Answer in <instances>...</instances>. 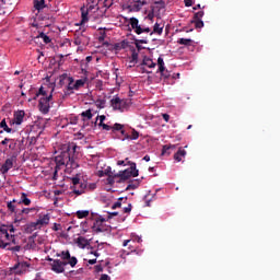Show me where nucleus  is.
<instances>
[{"mask_svg":"<svg viewBox=\"0 0 280 280\" xmlns=\"http://www.w3.org/2000/svg\"><path fill=\"white\" fill-rule=\"evenodd\" d=\"M84 84H86V79L77 80L73 84L74 91H80V89H82V86H84Z\"/></svg>","mask_w":280,"mask_h":280,"instance_id":"obj_26","label":"nucleus"},{"mask_svg":"<svg viewBox=\"0 0 280 280\" xmlns=\"http://www.w3.org/2000/svg\"><path fill=\"white\" fill-rule=\"evenodd\" d=\"M191 23L195 24L196 30H202V27H205V22H202V20H194Z\"/></svg>","mask_w":280,"mask_h":280,"instance_id":"obj_38","label":"nucleus"},{"mask_svg":"<svg viewBox=\"0 0 280 280\" xmlns=\"http://www.w3.org/2000/svg\"><path fill=\"white\" fill-rule=\"evenodd\" d=\"M158 67H159V72L163 73L165 71V61L163 60V57L158 58Z\"/></svg>","mask_w":280,"mask_h":280,"instance_id":"obj_30","label":"nucleus"},{"mask_svg":"<svg viewBox=\"0 0 280 280\" xmlns=\"http://www.w3.org/2000/svg\"><path fill=\"white\" fill-rule=\"evenodd\" d=\"M105 176H113L115 173H112L110 166H108L105 171Z\"/></svg>","mask_w":280,"mask_h":280,"instance_id":"obj_56","label":"nucleus"},{"mask_svg":"<svg viewBox=\"0 0 280 280\" xmlns=\"http://www.w3.org/2000/svg\"><path fill=\"white\" fill-rule=\"evenodd\" d=\"M81 23H88L89 21V10L81 8Z\"/></svg>","mask_w":280,"mask_h":280,"instance_id":"obj_28","label":"nucleus"},{"mask_svg":"<svg viewBox=\"0 0 280 280\" xmlns=\"http://www.w3.org/2000/svg\"><path fill=\"white\" fill-rule=\"evenodd\" d=\"M163 25L161 26V24L156 22L153 26V32L150 33V36H152V34H158L159 36H161V34H163Z\"/></svg>","mask_w":280,"mask_h":280,"instance_id":"obj_25","label":"nucleus"},{"mask_svg":"<svg viewBox=\"0 0 280 280\" xmlns=\"http://www.w3.org/2000/svg\"><path fill=\"white\" fill-rule=\"evenodd\" d=\"M38 95H43L42 97H47V92L45 91V89L42 86L38 91V93H36V95L34 96V100H36V97H38Z\"/></svg>","mask_w":280,"mask_h":280,"instance_id":"obj_45","label":"nucleus"},{"mask_svg":"<svg viewBox=\"0 0 280 280\" xmlns=\"http://www.w3.org/2000/svg\"><path fill=\"white\" fill-rule=\"evenodd\" d=\"M110 106L114 110L126 113V110L132 106V101L130 98H120L119 96H114L110 100Z\"/></svg>","mask_w":280,"mask_h":280,"instance_id":"obj_2","label":"nucleus"},{"mask_svg":"<svg viewBox=\"0 0 280 280\" xmlns=\"http://www.w3.org/2000/svg\"><path fill=\"white\" fill-rule=\"evenodd\" d=\"M143 67H148L149 69H154V67H156V63L151 58L144 57L140 69L142 70V73H152L151 71H145V68Z\"/></svg>","mask_w":280,"mask_h":280,"instance_id":"obj_12","label":"nucleus"},{"mask_svg":"<svg viewBox=\"0 0 280 280\" xmlns=\"http://www.w3.org/2000/svg\"><path fill=\"white\" fill-rule=\"evenodd\" d=\"M162 117L164 119V121H170V115L168 114H162Z\"/></svg>","mask_w":280,"mask_h":280,"instance_id":"obj_62","label":"nucleus"},{"mask_svg":"<svg viewBox=\"0 0 280 280\" xmlns=\"http://www.w3.org/2000/svg\"><path fill=\"white\" fill-rule=\"evenodd\" d=\"M202 16H205V11L196 12L194 15L195 21H202Z\"/></svg>","mask_w":280,"mask_h":280,"instance_id":"obj_42","label":"nucleus"},{"mask_svg":"<svg viewBox=\"0 0 280 280\" xmlns=\"http://www.w3.org/2000/svg\"><path fill=\"white\" fill-rule=\"evenodd\" d=\"M129 137L131 138V141H137V139H139V131H137L136 129H131V133L129 135Z\"/></svg>","mask_w":280,"mask_h":280,"instance_id":"obj_40","label":"nucleus"},{"mask_svg":"<svg viewBox=\"0 0 280 280\" xmlns=\"http://www.w3.org/2000/svg\"><path fill=\"white\" fill-rule=\"evenodd\" d=\"M184 3L186 8H191V5H194V0H184Z\"/></svg>","mask_w":280,"mask_h":280,"instance_id":"obj_53","label":"nucleus"},{"mask_svg":"<svg viewBox=\"0 0 280 280\" xmlns=\"http://www.w3.org/2000/svg\"><path fill=\"white\" fill-rule=\"evenodd\" d=\"M168 150H176V144L164 145L162 149V154H167Z\"/></svg>","mask_w":280,"mask_h":280,"instance_id":"obj_41","label":"nucleus"},{"mask_svg":"<svg viewBox=\"0 0 280 280\" xmlns=\"http://www.w3.org/2000/svg\"><path fill=\"white\" fill-rule=\"evenodd\" d=\"M131 58H132V61L135 62V60L139 58V54L132 52Z\"/></svg>","mask_w":280,"mask_h":280,"instance_id":"obj_63","label":"nucleus"},{"mask_svg":"<svg viewBox=\"0 0 280 280\" xmlns=\"http://www.w3.org/2000/svg\"><path fill=\"white\" fill-rule=\"evenodd\" d=\"M18 202H20V205H25V207H30L32 205V200L27 198V194L25 192H21V197Z\"/></svg>","mask_w":280,"mask_h":280,"instance_id":"obj_21","label":"nucleus"},{"mask_svg":"<svg viewBox=\"0 0 280 280\" xmlns=\"http://www.w3.org/2000/svg\"><path fill=\"white\" fill-rule=\"evenodd\" d=\"M32 211H36V208H24L16 212V217L14 218V224H19V222H23L25 218L23 215H30Z\"/></svg>","mask_w":280,"mask_h":280,"instance_id":"obj_9","label":"nucleus"},{"mask_svg":"<svg viewBox=\"0 0 280 280\" xmlns=\"http://www.w3.org/2000/svg\"><path fill=\"white\" fill-rule=\"evenodd\" d=\"M52 97L54 96L50 94L48 96H42L39 98L38 108L40 113H43V115H47V113H49V108H50L49 102H51Z\"/></svg>","mask_w":280,"mask_h":280,"instance_id":"obj_7","label":"nucleus"},{"mask_svg":"<svg viewBox=\"0 0 280 280\" xmlns=\"http://www.w3.org/2000/svg\"><path fill=\"white\" fill-rule=\"evenodd\" d=\"M78 148L75 143L71 142L63 147L59 155L55 158L56 170L66 166L70 170H78L80 164L78 163Z\"/></svg>","mask_w":280,"mask_h":280,"instance_id":"obj_1","label":"nucleus"},{"mask_svg":"<svg viewBox=\"0 0 280 280\" xmlns=\"http://www.w3.org/2000/svg\"><path fill=\"white\" fill-rule=\"evenodd\" d=\"M100 280H110V276L103 273L100 278Z\"/></svg>","mask_w":280,"mask_h":280,"instance_id":"obj_58","label":"nucleus"},{"mask_svg":"<svg viewBox=\"0 0 280 280\" xmlns=\"http://www.w3.org/2000/svg\"><path fill=\"white\" fill-rule=\"evenodd\" d=\"M25 119V110H18L13 114V119L10 120V126H21Z\"/></svg>","mask_w":280,"mask_h":280,"instance_id":"obj_8","label":"nucleus"},{"mask_svg":"<svg viewBox=\"0 0 280 280\" xmlns=\"http://www.w3.org/2000/svg\"><path fill=\"white\" fill-rule=\"evenodd\" d=\"M37 38H42L46 45H49V43H51V38L47 36L45 33H39Z\"/></svg>","mask_w":280,"mask_h":280,"instance_id":"obj_34","label":"nucleus"},{"mask_svg":"<svg viewBox=\"0 0 280 280\" xmlns=\"http://www.w3.org/2000/svg\"><path fill=\"white\" fill-rule=\"evenodd\" d=\"M5 229L8 230L9 235H12V233L16 231V229H14V225H5Z\"/></svg>","mask_w":280,"mask_h":280,"instance_id":"obj_49","label":"nucleus"},{"mask_svg":"<svg viewBox=\"0 0 280 280\" xmlns=\"http://www.w3.org/2000/svg\"><path fill=\"white\" fill-rule=\"evenodd\" d=\"M115 176H117L121 180H128V178H130L131 176L136 178V176H139V170H137V163H131L129 168L125 171H120Z\"/></svg>","mask_w":280,"mask_h":280,"instance_id":"obj_5","label":"nucleus"},{"mask_svg":"<svg viewBox=\"0 0 280 280\" xmlns=\"http://www.w3.org/2000/svg\"><path fill=\"white\" fill-rule=\"evenodd\" d=\"M57 257H61L63 260L71 259V253H69V250H63L60 254H57Z\"/></svg>","mask_w":280,"mask_h":280,"instance_id":"obj_33","label":"nucleus"},{"mask_svg":"<svg viewBox=\"0 0 280 280\" xmlns=\"http://www.w3.org/2000/svg\"><path fill=\"white\" fill-rule=\"evenodd\" d=\"M135 45L138 50H141V49H143V47H141V45H148V39H136Z\"/></svg>","mask_w":280,"mask_h":280,"instance_id":"obj_31","label":"nucleus"},{"mask_svg":"<svg viewBox=\"0 0 280 280\" xmlns=\"http://www.w3.org/2000/svg\"><path fill=\"white\" fill-rule=\"evenodd\" d=\"M132 211V203H129L128 207L124 208V213H130Z\"/></svg>","mask_w":280,"mask_h":280,"instance_id":"obj_52","label":"nucleus"},{"mask_svg":"<svg viewBox=\"0 0 280 280\" xmlns=\"http://www.w3.org/2000/svg\"><path fill=\"white\" fill-rule=\"evenodd\" d=\"M129 43H128V40H126V39H124V40H121L120 43H116L115 45H114V49L116 50V51H121V49H127V47H129Z\"/></svg>","mask_w":280,"mask_h":280,"instance_id":"obj_20","label":"nucleus"},{"mask_svg":"<svg viewBox=\"0 0 280 280\" xmlns=\"http://www.w3.org/2000/svg\"><path fill=\"white\" fill-rule=\"evenodd\" d=\"M77 218H79V220H82L84 218H89V210H79V211H77Z\"/></svg>","mask_w":280,"mask_h":280,"instance_id":"obj_32","label":"nucleus"},{"mask_svg":"<svg viewBox=\"0 0 280 280\" xmlns=\"http://www.w3.org/2000/svg\"><path fill=\"white\" fill-rule=\"evenodd\" d=\"M9 150H16V140L11 139L9 141Z\"/></svg>","mask_w":280,"mask_h":280,"instance_id":"obj_48","label":"nucleus"},{"mask_svg":"<svg viewBox=\"0 0 280 280\" xmlns=\"http://www.w3.org/2000/svg\"><path fill=\"white\" fill-rule=\"evenodd\" d=\"M98 128H102L103 130H106L107 132H108L109 130H113V127H110V126L107 125V124H104V121H102V120H100V122H98Z\"/></svg>","mask_w":280,"mask_h":280,"instance_id":"obj_39","label":"nucleus"},{"mask_svg":"<svg viewBox=\"0 0 280 280\" xmlns=\"http://www.w3.org/2000/svg\"><path fill=\"white\" fill-rule=\"evenodd\" d=\"M117 174H114V175H108L107 177V183L108 185H115V179L116 178H119L118 176H116Z\"/></svg>","mask_w":280,"mask_h":280,"instance_id":"obj_44","label":"nucleus"},{"mask_svg":"<svg viewBox=\"0 0 280 280\" xmlns=\"http://www.w3.org/2000/svg\"><path fill=\"white\" fill-rule=\"evenodd\" d=\"M14 160L15 158H9L5 160V162L2 164L0 172L1 174H8L12 167H14Z\"/></svg>","mask_w":280,"mask_h":280,"instance_id":"obj_13","label":"nucleus"},{"mask_svg":"<svg viewBox=\"0 0 280 280\" xmlns=\"http://www.w3.org/2000/svg\"><path fill=\"white\" fill-rule=\"evenodd\" d=\"M10 246V243H4L3 240H0V248H8Z\"/></svg>","mask_w":280,"mask_h":280,"instance_id":"obj_55","label":"nucleus"},{"mask_svg":"<svg viewBox=\"0 0 280 280\" xmlns=\"http://www.w3.org/2000/svg\"><path fill=\"white\" fill-rule=\"evenodd\" d=\"M0 128H3L4 132H12V128L8 127L5 119H2L0 122Z\"/></svg>","mask_w":280,"mask_h":280,"instance_id":"obj_37","label":"nucleus"},{"mask_svg":"<svg viewBox=\"0 0 280 280\" xmlns=\"http://www.w3.org/2000/svg\"><path fill=\"white\" fill-rule=\"evenodd\" d=\"M178 45H184L185 47H191L194 45V39L191 38H179L177 40Z\"/></svg>","mask_w":280,"mask_h":280,"instance_id":"obj_24","label":"nucleus"},{"mask_svg":"<svg viewBox=\"0 0 280 280\" xmlns=\"http://www.w3.org/2000/svg\"><path fill=\"white\" fill-rule=\"evenodd\" d=\"M78 246H81V248H85L89 245V241L84 236H79L77 238Z\"/></svg>","mask_w":280,"mask_h":280,"instance_id":"obj_27","label":"nucleus"},{"mask_svg":"<svg viewBox=\"0 0 280 280\" xmlns=\"http://www.w3.org/2000/svg\"><path fill=\"white\" fill-rule=\"evenodd\" d=\"M104 222H106V219H97L92 226L93 231L95 233H104Z\"/></svg>","mask_w":280,"mask_h":280,"instance_id":"obj_16","label":"nucleus"},{"mask_svg":"<svg viewBox=\"0 0 280 280\" xmlns=\"http://www.w3.org/2000/svg\"><path fill=\"white\" fill-rule=\"evenodd\" d=\"M78 187L73 188V194H75L77 196H82V194H84V189H86V184L81 183L78 185Z\"/></svg>","mask_w":280,"mask_h":280,"instance_id":"obj_23","label":"nucleus"},{"mask_svg":"<svg viewBox=\"0 0 280 280\" xmlns=\"http://www.w3.org/2000/svg\"><path fill=\"white\" fill-rule=\"evenodd\" d=\"M113 3L114 0H104L103 5L108 10L109 8H113Z\"/></svg>","mask_w":280,"mask_h":280,"instance_id":"obj_47","label":"nucleus"},{"mask_svg":"<svg viewBox=\"0 0 280 280\" xmlns=\"http://www.w3.org/2000/svg\"><path fill=\"white\" fill-rule=\"evenodd\" d=\"M74 84H75V80L73 79V77H69L66 95H72L73 91H75V88H73Z\"/></svg>","mask_w":280,"mask_h":280,"instance_id":"obj_18","label":"nucleus"},{"mask_svg":"<svg viewBox=\"0 0 280 280\" xmlns=\"http://www.w3.org/2000/svg\"><path fill=\"white\" fill-rule=\"evenodd\" d=\"M11 139L10 138H4L0 143L1 145H8L10 143Z\"/></svg>","mask_w":280,"mask_h":280,"instance_id":"obj_57","label":"nucleus"},{"mask_svg":"<svg viewBox=\"0 0 280 280\" xmlns=\"http://www.w3.org/2000/svg\"><path fill=\"white\" fill-rule=\"evenodd\" d=\"M112 130L113 131H121V130H124V125H121V124H119V122H116V124H114V126L112 127Z\"/></svg>","mask_w":280,"mask_h":280,"instance_id":"obj_46","label":"nucleus"},{"mask_svg":"<svg viewBox=\"0 0 280 280\" xmlns=\"http://www.w3.org/2000/svg\"><path fill=\"white\" fill-rule=\"evenodd\" d=\"M65 266H67V261H62L60 259H55L51 262V270L54 272H57V275H60L65 272Z\"/></svg>","mask_w":280,"mask_h":280,"instance_id":"obj_10","label":"nucleus"},{"mask_svg":"<svg viewBox=\"0 0 280 280\" xmlns=\"http://www.w3.org/2000/svg\"><path fill=\"white\" fill-rule=\"evenodd\" d=\"M61 225L58 223H54L52 231H60Z\"/></svg>","mask_w":280,"mask_h":280,"instance_id":"obj_59","label":"nucleus"},{"mask_svg":"<svg viewBox=\"0 0 280 280\" xmlns=\"http://www.w3.org/2000/svg\"><path fill=\"white\" fill-rule=\"evenodd\" d=\"M73 189H78V185H80V179L78 177L72 178Z\"/></svg>","mask_w":280,"mask_h":280,"instance_id":"obj_50","label":"nucleus"},{"mask_svg":"<svg viewBox=\"0 0 280 280\" xmlns=\"http://www.w3.org/2000/svg\"><path fill=\"white\" fill-rule=\"evenodd\" d=\"M117 215H119V212H109L108 218H115Z\"/></svg>","mask_w":280,"mask_h":280,"instance_id":"obj_64","label":"nucleus"},{"mask_svg":"<svg viewBox=\"0 0 280 280\" xmlns=\"http://www.w3.org/2000/svg\"><path fill=\"white\" fill-rule=\"evenodd\" d=\"M16 4V0H0V8H8V5Z\"/></svg>","mask_w":280,"mask_h":280,"instance_id":"obj_29","label":"nucleus"},{"mask_svg":"<svg viewBox=\"0 0 280 280\" xmlns=\"http://www.w3.org/2000/svg\"><path fill=\"white\" fill-rule=\"evenodd\" d=\"M144 5H148V0H133V12H141Z\"/></svg>","mask_w":280,"mask_h":280,"instance_id":"obj_17","label":"nucleus"},{"mask_svg":"<svg viewBox=\"0 0 280 280\" xmlns=\"http://www.w3.org/2000/svg\"><path fill=\"white\" fill-rule=\"evenodd\" d=\"M125 200L124 197L118 198V200L113 203L112 209H119L121 208V201Z\"/></svg>","mask_w":280,"mask_h":280,"instance_id":"obj_43","label":"nucleus"},{"mask_svg":"<svg viewBox=\"0 0 280 280\" xmlns=\"http://www.w3.org/2000/svg\"><path fill=\"white\" fill-rule=\"evenodd\" d=\"M34 8L40 12V10H45V8H47V4H45V0H34Z\"/></svg>","mask_w":280,"mask_h":280,"instance_id":"obj_22","label":"nucleus"},{"mask_svg":"<svg viewBox=\"0 0 280 280\" xmlns=\"http://www.w3.org/2000/svg\"><path fill=\"white\" fill-rule=\"evenodd\" d=\"M81 117L85 119H93V112L91 109L84 110L81 113Z\"/></svg>","mask_w":280,"mask_h":280,"instance_id":"obj_36","label":"nucleus"},{"mask_svg":"<svg viewBox=\"0 0 280 280\" xmlns=\"http://www.w3.org/2000/svg\"><path fill=\"white\" fill-rule=\"evenodd\" d=\"M125 21H128L131 30H133L135 34H137L138 36H140V34H150V32H152L150 27L139 24V19L137 18H125Z\"/></svg>","mask_w":280,"mask_h":280,"instance_id":"obj_3","label":"nucleus"},{"mask_svg":"<svg viewBox=\"0 0 280 280\" xmlns=\"http://www.w3.org/2000/svg\"><path fill=\"white\" fill-rule=\"evenodd\" d=\"M97 119H100V121H106V116L105 115L97 116L94 122V126H97Z\"/></svg>","mask_w":280,"mask_h":280,"instance_id":"obj_51","label":"nucleus"},{"mask_svg":"<svg viewBox=\"0 0 280 280\" xmlns=\"http://www.w3.org/2000/svg\"><path fill=\"white\" fill-rule=\"evenodd\" d=\"M19 205H21V202H19V200L16 199H13L7 202V209L9 213H14L15 218H16V213H19V209H18Z\"/></svg>","mask_w":280,"mask_h":280,"instance_id":"obj_14","label":"nucleus"},{"mask_svg":"<svg viewBox=\"0 0 280 280\" xmlns=\"http://www.w3.org/2000/svg\"><path fill=\"white\" fill-rule=\"evenodd\" d=\"M160 73H161L162 78H165V79L170 78V71H167L165 69L163 72H160Z\"/></svg>","mask_w":280,"mask_h":280,"instance_id":"obj_54","label":"nucleus"},{"mask_svg":"<svg viewBox=\"0 0 280 280\" xmlns=\"http://www.w3.org/2000/svg\"><path fill=\"white\" fill-rule=\"evenodd\" d=\"M74 45L79 47L78 49H82V47L89 46V43H91V38L88 37L85 34V31H75L74 33Z\"/></svg>","mask_w":280,"mask_h":280,"instance_id":"obj_4","label":"nucleus"},{"mask_svg":"<svg viewBox=\"0 0 280 280\" xmlns=\"http://www.w3.org/2000/svg\"><path fill=\"white\" fill-rule=\"evenodd\" d=\"M95 270H96V272H103L104 268L102 267V265H96Z\"/></svg>","mask_w":280,"mask_h":280,"instance_id":"obj_60","label":"nucleus"},{"mask_svg":"<svg viewBox=\"0 0 280 280\" xmlns=\"http://www.w3.org/2000/svg\"><path fill=\"white\" fill-rule=\"evenodd\" d=\"M0 240H5L7 242H12V244H15L16 236H14V234H9L8 228H5V225H2L0 228Z\"/></svg>","mask_w":280,"mask_h":280,"instance_id":"obj_11","label":"nucleus"},{"mask_svg":"<svg viewBox=\"0 0 280 280\" xmlns=\"http://www.w3.org/2000/svg\"><path fill=\"white\" fill-rule=\"evenodd\" d=\"M67 265L71 266V268H75V266L78 265V258H75L74 256L70 258H68V261H66Z\"/></svg>","mask_w":280,"mask_h":280,"instance_id":"obj_35","label":"nucleus"},{"mask_svg":"<svg viewBox=\"0 0 280 280\" xmlns=\"http://www.w3.org/2000/svg\"><path fill=\"white\" fill-rule=\"evenodd\" d=\"M49 214H44L39 217V219L36 222H32L26 226V233H32V231H36L39 226H47L49 224Z\"/></svg>","mask_w":280,"mask_h":280,"instance_id":"obj_6","label":"nucleus"},{"mask_svg":"<svg viewBox=\"0 0 280 280\" xmlns=\"http://www.w3.org/2000/svg\"><path fill=\"white\" fill-rule=\"evenodd\" d=\"M30 268V264L23 261V262H18L13 266V270H15L16 275H23L25 270Z\"/></svg>","mask_w":280,"mask_h":280,"instance_id":"obj_15","label":"nucleus"},{"mask_svg":"<svg viewBox=\"0 0 280 280\" xmlns=\"http://www.w3.org/2000/svg\"><path fill=\"white\" fill-rule=\"evenodd\" d=\"M185 156H187V151H185L183 148H179L178 151L174 154V160L177 161V163H180Z\"/></svg>","mask_w":280,"mask_h":280,"instance_id":"obj_19","label":"nucleus"},{"mask_svg":"<svg viewBox=\"0 0 280 280\" xmlns=\"http://www.w3.org/2000/svg\"><path fill=\"white\" fill-rule=\"evenodd\" d=\"M11 250H13V253H19V250H21V246L16 245L12 247Z\"/></svg>","mask_w":280,"mask_h":280,"instance_id":"obj_61","label":"nucleus"}]
</instances>
